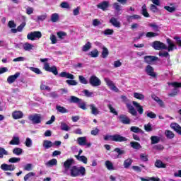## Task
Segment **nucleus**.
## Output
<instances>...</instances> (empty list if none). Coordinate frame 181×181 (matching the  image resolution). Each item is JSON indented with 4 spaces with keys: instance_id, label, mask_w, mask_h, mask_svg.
I'll list each match as a JSON object with an SVG mask.
<instances>
[{
    "instance_id": "1a4fd4ad",
    "label": "nucleus",
    "mask_w": 181,
    "mask_h": 181,
    "mask_svg": "<svg viewBox=\"0 0 181 181\" xmlns=\"http://www.w3.org/2000/svg\"><path fill=\"white\" fill-rule=\"evenodd\" d=\"M44 69H45L46 71L53 73L54 76H57L59 74V72L57 71V67H56V66L50 67V65L47 62L44 63Z\"/></svg>"
},
{
    "instance_id": "a211bd4d",
    "label": "nucleus",
    "mask_w": 181,
    "mask_h": 181,
    "mask_svg": "<svg viewBox=\"0 0 181 181\" xmlns=\"http://www.w3.org/2000/svg\"><path fill=\"white\" fill-rule=\"evenodd\" d=\"M26 26V22L23 21L17 28H13L11 30V33H18V32H22L23 28Z\"/></svg>"
},
{
    "instance_id": "e2e57ef3",
    "label": "nucleus",
    "mask_w": 181,
    "mask_h": 181,
    "mask_svg": "<svg viewBox=\"0 0 181 181\" xmlns=\"http://www.w3.org/2000/svg\"><path fill=\"white\" fill-rule=\"evenodd\" d=\"M144 129L146 132H151L152 131V124L151 123H148L144 125Z\"/></svg>"
},
{
    "instance_id": "473e14b6",
    "label": "nucleus",
    "mask_w": 181,
    "mask_h": 181,
    "mask_svg": "<svg viewBox=\"0 0 181 181\" xmlns=\"http://www.w3.org/2000/svg\"><path fill=\"white\" fill-rule=\"evenodd\" d=\"M69 103L73 104H78L80 101H81V99L76 97V96H70V98L69 99Z\"/></svg>"
},
{
    "instance_id": "6e6d98bb",
    "label": "nucleus",
    "mask_w": 181,
    "mask_h": 181,
    "mask_svg": "<svg viewBox=\"0 0 181 181\" xmlns=\"http://www.w3.org/2000/svg\"><path fill=\"white\" fill-rule=\"evenodd\" d=\"M32 176H36V173H35L33 172H30L29 173H28L27 175H25L24 176V181L29 180V178L32 177Z\"/></svg>"
},
{
    "instance_id": "dca6fc26",
    "label": "nucleus",
    "mask_w": 181,
    "mask_h": 181,
    "mask_svg": "<svg viewBox=\"0 0 181 181\" xmlns=\"http://www.w3.org/2000/svg\"><path fill=\"white\" fill-rule=\"evenodd\" d=\"M118 119L122 122V124H124L126 125L131 124V119L125 115H120L118 117Z\"/></svg>"
},
{
    "instance_id": "aec40b11",
    "label": "nucleus",
    "mask_w": 181,
    "mask_h": 181,
    "mask_svg": "<svg viewBox=\"0 0 181 181\" xmlns=\"http://www.w3.org/2000/svg\"><path fill=\"white\" fill-rule=\"evenodd\" d=\"M129 114H131L132 115H133L134 117H136L138 115V112H136V110H135V107H134V106H132V105L127 103V105H126Z\"/></svg>"
},
{
    "instance_id": "423d86ee",
    "label": "nucleus",
    "mask_w": 181,
    "mask_h": 181,
    "mask_svg": "<svg viewBox=\"0 0 181 181\" xmlns=\"http://www.w3.org/2000/svg\"><path fill=\"white\" fill-rule=\"evenodd\" d=\"M40 37H42V33L40 31L31 32L27 35L28 40H36V39H40Z\"/></svg>"
},
{
    "instance_id": "7c9ffc66",
    "label": "nucleus",
    "mask_w": 181,
    "mask_h": 181,
    "mask_svg": "<svg viewBox=\"0 0 181 181\" xmlns=\"http://www.w3.org/2000/svg\"><path fill=\"white\" fill-rule=\"evenodd\" d=\"M43 148L45 149H49V148H52L53 146V143L51 141L49 140H45L42 144Z\"/></svg>"
},
{
    "instance_id": "a18cd8bd",
    "label": "nucleus",
    "mask_w": 181,
    "mask_h": 181,
    "mask_svg": "<svg viewBox=\"0 0 181 181\" xmlns=\"http://www.w3.org/2000/svg\"><path fill=\"white\" fill-rule=\"evenodd\" d=\"M148 26L150 28H152V29L154 32H159V30L160 29L159 25H156V23H150V24H148Z\"/></svg>"
},
{
    "instance_id": "2f4dec72",
    "label": "nucleus",
    "mask_w": 181,
    "mask_h": 181,
    "mask_svg": "<svg viewBox=\"0 0 181 181\" xmlns=\"http://www.w3.org/2000/svg\"><path fill=\"white\" fill-rule=\"evenodd\" d=\"M164 134L167 139H173L175 138V134L170 130H165Z\"/></svg>"
},
{
    "instance_id": "ea45409f",
    "label": "nucleus",
    "mask_w": 181,
    "mask_h": 181,
    "mask_svg": "<svg viewBox=\"0 0 181 181\" xmlns=\"http://www.w3.org/2000/svg\"><path fill=\"white\" fill-rule=\"evenodd\" d=\"M134 98H136L137 100H141V101H144L145 100V95L142 93H134Z\"/></svg>"
},
{
    "instance_id": "f8f14e48",
    "label": "nucleus",
    "mask_w": 181,
    "mask_h": 181,
    "mask_svg": "<svg viewBox=\"0 0 181 181\" xmlns=\"http://www.w3.org/2000/svg\"><path fill=\"white\" fill-rule=\"evenodd\" d=\"M145 71L148 76H150L151 77H153L155 78L156 77L157 74L155 72V69L152 67L151 65H147L145 69Z\"/></svg>"
},
{
    "instance_id": "b1692460",
    "label": "nucleus",
    "mask_w": 181,
    "mask_h": 181,
    "mask_svg": "<svg viewBox=\"0 0 181 181\" xmlns=\"http://www.w3.org/2000/svg\"><path fill=\"white\" fill-rule=\"evenodd\" d=\"M114 152H116L117 153V155L116 156H112V158H114L115 159H118V158H119L121 155H125L124 150H122L119 148H115Z\"/></svg>"
},
{
    "instance_id": "f03ea898",
    "label": "nucleus",
    "mask_w": 181,
    "mask_h": 181,
    "mask_svg": "<svg viewBox=\"0 0 181 181\" xmlns=\"http://www.w3.org/2000/svg\"><path fill=\"white\" fill-rule=\"evenodd\" d=\"M105 141H113L114 142H127L128 139L127 137H124L119 134L115 135H106L104 136Z\"/></svg>"
},
{
    "instance_id": "8fccbe9b",
    "label": "nucleus",
    "mask_w": 181,
    "mask_h": 181,
    "mask_svg": "<svg viewBox=\"0 0 181 181\" xmlns=\"http://www.w3.org/2000/svg\"><path fill=\"white\" fill-rule=\"evenodd\" d=\"M61 129L62 131H69L70 127L64 122H61Z\"/></svg>"
},
{
    "instance_id": "5701e85b",
    "label": "nucleus",
    "mask_w": 181,
    "mask_h": 181,
    "mask_svg": "<svg viewBox=\"0 0 181 181\" xmlns=\"http://www.w3.org/2000/svg\"><path fill=\"white\" fill-rule=\"evenodd\" d=\"M109 22L112 26H115V28H121V23L118 21L115 17H112Z\"/></svg>"
},
{
    "instance_id": "f257e3e1",
    "label": "nucleus",
    "mask_w": 181,
    "mask_h": 181,
    "mask_svg": "<svg viewBox=\"0 0 181 181\" xmlns=\"http://www.w3.org/2000/svg\"><path fill=\"white\" fill-rule=\"evenodd\" d=\"M69 171V175L71 176V177H77V176H80V175L82 176L86 175V168L83 166L80 167L79 168L76 165L72 166Z\"/></svg>"
},
{
    "instance_id": "603ef678",
    "label": "nucleus",
    "mask_w": 181,
    "mask_h": 181,
    "mask_svg": "<svg viewBox=\"0 0 181 181\" xmlns=\"http://www.w3.org/2000/svg\"><path fill=\"white\" fill-rule=\"evenodd\" d=\"M59 19V16L57 13H53L51 16V21L54 23V22H58Z\"/></svg>"
},
{
    "instance_id": "49530a36",
    "label": "nucleus",
    "mask_w": 181,
    "mask_h": 181,
    "mask_svg": "<svg viewBox=\"0 0 181 181\" xmlns=\"http://www.w3.org/2000/svg\"><path fill=\"white\" fill-rule=\"evenodd\" d=\"M141 13L145 16V18H149V13H148V11L146 10V5H143Z\"/></svg>"
},
{
    "instance_id": "774afa93",
    "label": "nucleus",
    "mask_w": 181,
    "mask_h": 181,
    "mask_svg": "<svg viewBox=\"0 0 181 181\" xmlns=\"http://www.w3.org/2000/svg\"><path fill=\"white\" fill-rule=\"evenodd\" d=\"M146 115L148 118H151V119L156 118V114H155L153 112H148Z\"/></svg>"
},
{
    "instance_id": "c03bdc74",
    "label": "nucleus",
    "mask_w": 181,
    "mask_h": 181,
    "mask_svg": "<svg viewBox=\"0 0 181 181\" xmlns=\"http://www.w3.org/2000/svg\"><path fill=\"white\" fill-rule=\"evenodd\" d=\"M91 49V42H87V43L83 46L82 52H88Z\"/></svg>"
},
{
    "instance_id": "7ed1b4c3",
    "label": "nucleus",
    "mask_w": 181,
    "mask_h": 181,
    "mask_svg": "<svg viewBox=\"0 0 181 181\" xmlns=\"http://www.w3.org/2000/svg\"><path fill=\"white\" fill-rule=\"evenodd\" d=\"M74 165V159L73 158H68L64 163V170H63V173L64 175H70V173L69 170L71 169V166Z\"/></svg>"
},
{
    "instance_id": "c756f323",
    "label": "nucleus",
    "mask_w": 181,
    "mask_h": 181,
    "mask_svg": "<svg viewBox=\"0 0 181 181\" xmlns=\"http://www.w3.org/2000/svg\"><path fill=\"white\" fill-rule=\"evenodd\" d=\"M156 168H158V169H166V164L163 163L162 160H157L155 163Z\"/></svg>"
},
{
    "instance_id": "de8ad7c7",
    "label": "nucleus",
    "mask_w": 181,
    "mask_h": 181,
    "mask_svg": "<svg viewBox=\"0 0 181 181\" xmlns=\"http://www.w3.org/2000/svg\"><path fill=\"white\" fill-rule=\"evenodd\" d=\"M110 54V52H108V49L107 47H104L103 48L102 51V57L103 59H106V57Z\"/></svg>"
},
{
    "instance_id": "cd10ccee",
    "label": "nucleus",
    "mask_w": 181,
    "mask_h": 181,
    "mask_svg": "<svg viewBox=\"0 0 181 181\" xmlns=\"http://www.w3.org/2000/svg\"><path fill=\"white\" fill-rule=\"evenodd\" d=\"M12 117L14 119H19L23 117V112L21 111H15L13 112Z\"/></svg>"
},
{
    "instance_id": "0eeeda50",
    "label": "nucleus",
    "mask_w": 181,
    "mask_h": 181,
    "mask_svg": "<svg viewBox=\"0 0 181 181\" xmlns=\"http://www.w3.org/2000/svg\"><path fill=\"white\" fill-rule=\"evenodd\" d=\"M89 83L92 87H98L101 86V80L95 75H93L89 78Z\"/></svg>"
},
{
    "instance_id": "37998d69",
    "label": "nucleus",
    "mask_w": 181,
    "mask_h": 181,
    "mask_svg": "<svg viewBox=\"0 0 181 181\" xmlns=\"http://www.w3.org/2000/svg\"><path fill=\"white\" fill-rule=\"evenodd\" d=\"M46 166H54L57 165V160L53 158L45 163Z\"/></svg>"
},
{
    "instance_id": "20e7f679",
    "label": "nucleus",
    "mask_w": 181,
    "mask_h": 181,
    "mask_svg": "<svg viewBox=\"0 0 181 181\" xmlns=\"http://www.w3.org/2000/svg\"><path fill=\"white\" fill-rule=\"evenodd\" d=\"M151 46L155 50H166L168 49V46L160 41L153 42Z\"/></svg>"
},
{
    "instance_id": "c9c22d12",
    "label": "nucleus",
    "mask_w": 181,
    "mask_h": 181,
    "mask_svg": "<svg viewBox=\"0 0 181 181\" xmlns=\"http://www.w3.org/2000/svg\"><path fill=\"white\" fill-rule=\"evenodd\" d=\"M56 110L58 111V112H61V114H66V112H69L66 107L60 105H57Z\"/></svg>"
},
{
    "instance_id": "e433bc0d",
    "label": "nucleus",
    "mask_w": 181,
    "mask_h": 181,
    "mask_svg": "<svg viewBox=\"0 0 181 181\" xmlns=\"http://www.w3.org/2000/svg\"><path fill=\"white\" fill-rule=\"evenodd\" d=\"M132 159L131 158H127L124 161V168L125 169H128V168H129L131 166V165H132Z\"/></svg>"
},
{
    "instance_id": "412c9836",
    "label": "nucleus",
    "mask_w": 181,
    "mask_h": 181,
    "mask_svg": "<svg viewBox=\"0 0 181 181\" xmlns=\"http://www.w3.org/2000/svg\"><path fill=\"white\" fill-rule=\"evenodd\" d=\"M132 104L135 107L136 110H137L139 114L142 115L144 114V107L139 103H138V102L136 101H133Z\"/></svg>"
},
{
    "instance_id": "4be33fe9",
    "label": "nucleus",
    "mask_w": 181,
    "mask_h": 181,
    "mask_svg": "<svg viewBox=\"0 0 181 181\" xmlns=\"http://www.w3.org/2000/svg\"><path fill=\"white\" fill-rule=\"evenodd\" d=\"M89 107L93 115H98V114H100V110H98V107H97L95 104L89 105Z\"/></svg>"
},
{
    "instance_id": "69168bd1",
    "label": "nucleus",
    "mask_w": 181,
    "mask_h": 181,
    "mask_svg": "<svg viewBox=\"0 0 181 181\" xmlns=\"http://www.w3.org/2000/svg\"><path fill=\"white\" fill-rule=\"evenodd\" d=\"M46 18H47V15L46 14L38 16L37 18V22L43 21L46 19Z\"/></svg>"
},
{
    "instance_id": "052dcab7",
    "label": "nucleus",
    "mask_w": 181,
    "mask_h": 181,
    "mask_svg": "<svg viewBox=\"0 0 181 181\" xmlns=\"http://www.w3.org/2000/svg\"><path fill=\"white\" fill-rule=\"evenodd\" d=\"M78 78H79V81H80V83H81V84H88V81H87V79L86 78H84V76H79Z\"/></svg>"
},
{
    "instance_id": "0e129e2a",
    "label": "nucleus",
    "mask_w": 181,
    "mask_h": 181,
    "mask_svg": "<svg viewBox=\"0 0 181 181\" xmlns=\"http://www.w3.org/2000/svg\"><path fill=\"white\" fill-rule=\"evenodd\" d=\"M29 69L31 70V71H33V73H35L36 74H42V71H40V69L38 68L30 67Z\"/></svg>"
},
{
    "instance_id": "680f3d73",
    "label": "nucleus",
    "mask_w": 181,
    "mask_h": 181,
    "mask_svg": "<svg viewBox=\"0 0 181 181\" xmlns=\"http://www.w3.org/2000/svg\"><path fill=\"white\" fill-rule=\"evenodd\" d=\"M8 26L10 28V29H16V23H15V21H10L8 23Z\"/></svg>"
},
{
    "instance_id": "09e8293b",
    "label": "nucleus",
    "mask_w": 181,
    "mask_h": 181,
    "mask_svg": "<svg viewBox=\"0 0 181 181\" xmlns=\"http://www.w3.org/2000/svg\"><path fill=\"white\" fill-rule=\"evenodd\" d=\"M105 166L108 170H114V165L112 163L110 160H107L105 162Z\"/></svg>"
},
{
    "instance_id": "9b49d317",
    "label": "nucleus",
    "mask_w": 181,
    "mask_h": 181,
    "mask_svg": "<svg viewBox=\"0 0 181 181\" xmlns=\"http://www.w3.org/2000/svg\"><path fill=\"white\" fill-rule=\"evenodd\" d=\"M1 170H4V172H6L8 170H10L11 172H13V170H15L16 169V167L13 164H6L4 163L1 165Z\"/></svg>"
},
{
    "instance_id": "ddd939ff",
    "label": "nucleus",
    "mask_w": 181,
    "mask_h": 181,
    "mask_svg": "<svg viewBox=\"0 0 181 181\" xmlns=\"http://www.w3.org/2000/svg\"><path fill=\"white\" fill-rule=\"evenodd\" d=\"M158 60H159L158 57L151 55L144 57V63H146L147 64H152L154 62H158Z\"/></svg>"
},
{
    "instance_id": "a878e982",
    "label": "nucleus",
    "mask_w": 181,
    "mask_h": 181,
    "mask_svg": "<svg viewBox=\"0 0 181 181\" xmlns=\"http://www.w3.org/2000/svg\"><path fill=\"white\" fill-rule=\"evenodd\" d=\"M130 146L131 148H132L133 149H136V151H139V149L142 148V146H141V144L136 141H131Z\"/></svg>"
},
{
    "instance_id": "58836bf2",
    "label": "nucleus",
    "mask_w": 181,
    "mask_h": 181,
    "mask_svg": "<svg viewBox=\"0 0 181 181\" xmlns=\"http://www.w3.org/2000/svg\"><path fill=\"white\" fill-rule=\"evenodd\" d=\"M78 107L81 110H87V104L82 99L78 103Z\"/></svg>"
},
{
    "instance_id": "338daca9",
    "label": "nucleus",
    "mask_w": 181,
    "mask_h": 181,
    "mask_svg": "<svg viewBox=\"0 0 181 181\" xmlns=\"http://www.w3.org/2000/svg\"><path fill=\"white\" fill-rule=\"evenodd\" d=\"M25 144L27 148H30V146H32V139L28 137L25 141Z\"/></svg>"
},
{
    "instance_id": "6ab92c4d",
    "label": "nucleus",
    "mask_w": 181,
    "mask_h": 181,
    "mask_svg": "<svg viewBox=\"0 0 181 181\" xmlns=\"http://www.w3.org/2000/svg\"><path fill=\"white\" fill-rule=\"evenodd\" d=\"M21 76V74L19 72L16 73L14 75H11L8 77L7 82L8 84H12V83H15L16 81V78Z\"/></svg>"
},
{
    "instance_id": "bb28decb",
    "label": "nucleus",
    "mask_w": 181,
    "mask_h": 181,
    "mask_svg": "<svg viewBox=\"0 0 181 181\" xmlns=\"http://www.w3.org/2000/svg\"><path fill=\"white\" fill-rule=\"evenodd\" d=\"M131 132H134V134H144V130L142 129L136 127L132 126L130 127Z\"/></svg>"
},
{
    "instance_id": "f704fd0d",
    "label": "nucleus",
    "mask_w": 181,
    "mask_h": 181,
    "mask_svg": "<svg viewBox=\"0 0 181 181\" xmlns=\"http://www.w3.org/2000/svg\"><path fill=\"white\" fill-rule=\"evenodd\" d=\"M151 145H155L156 144H159L160 142V137L158 136H152L151 137Z\"/></svg>"
},
{
    "instance_id": "4c0bfd02",
    "label": "nucleus",
    "mask_w": 181,
    "mask_h": 181,
    "mask_svg": "<svg viewBox=\"0 0 181 181\" xmlns=\"http://www.w3.org/2000/svg\"><path fill=\"white\" fill-rule=\"evenodd\" d=\"M75 157L76 158L77 160H79V162H83V163L86 165L88 160L87 157L85 156H75Z\"/></svg>"
},
{
    "instance_id": "f3484780",
    "label": "nucleus",
    "mask_w": 181,
    "mask_h": 181,
    "mask_svg": "<svg viewBox=\"0 0 181 181\" xmlns=\"http://www.w3.org/2000/svg\"><path fill=\"white\" fill-rule=\"evenodd\" d=\"M108 6H110V2L107 1H104L97 5V8L102 9V11H107V9H108Z\"/></svg>"
},
{
    "instance_id": "4d7b16f0",
    "label": "nucleus",
    "mask_w": 181,
    "mask_h": 181,
    "mask_svg": "<svg viewBox=\"0 0 181 181\" xmlns=\"http://www.w3.org/2000/svg\"><path fill=\"white\" fill-rule=\"evenodd\" d=\"M113 8L117 12V13L122 11L121 5H119L118 3L113 4Z\"/></svg>"
},
{
    "instance_id": "72a5a7b5",
    "label": "nucleus",
    "mask_w": 181,
    "mask_h": 181,
    "mask_svg": "<svg viewBox=\"0 0 181 181\" xmlns=\"http://www.w3.org/2000/svg\"><path fill=\"white\" fill-rule=\"evenodd\" d=\"M34 46L33 45L29 43V42H25L23 45V48L25 50V52H29L33 49Z\"/></svg>"
},
{
    "instance_id": "9d476101",
    "label": "nucleus",
    "mask_w": 181,
    "mask_h": 181,
    "mask_svg": "<svg viewBox=\"0 0 181 181\" xmlns=\"http://www.w3.org/2000/svg\"><path fill=\"white\" fill-rule=\"evenodd\" d=\"M28 119H30L33 124H40V122H42V115L40 114L30 115L28 117Z\"/></svg>"
},
{
    "instance_id": "bf43d9fd",
    "label": "nucleus",
    "mask_w": 181,
    "mask_h": 181,
    "mask_svg": "<svg viewBox=\"0 0 181 181\" xmlns=\"http://www.w3.org/2000/svg\"><path fill=\"white\" fill-rule=\"evenodd\" d=\"M107 107L109 108L112 114H114L115 115H118V112H117V110H115V109L112 107V105L111 104L107 105Z\"/></svg>"
},
{
    "instance_id": "864d4df0",
    "label": "nucleus",
    "mask_w": 181,
    "mask_h": 181,
    "mask_svg": "<svg viewBox=\"0 0 181 181\" xmlns=\"http://www.w3.org/2000/svg\"><path fill=\"white\" fill-rule=\"evenodd\" d=\"M146 37H156V36H159V33H153V32H148L146 34Z\"/></svg>"
},
{
    "instance_id": "2eb2a0df",
    "label": "nucleus",
    "mask_w": 181,
    "mask_h": 181,
    "mask_svg": "<svg viewBox=\"0 0 181 181\" xmlns=\"http://www.w3.org/2000/svg\"><path fill=\"white\" fill-rule=\"evenodd\" d=\"M167 44H168V47L166 50H168V52H173V50H175V49H177V47L176 46V45H175V43H173V41H172V40L168 38L166 40Z\"/></svg>"
},
{
    "instance_id": "4468645a",
    "label": "nucleus",
    "mask_w": 181,
    "mask_h": 181,
    "mask_svg": "<svg viewBox=\"0 0 181 181\" xmlns=\"http://www.w3.org/2000/svg\"><path fill=\"white\" fill-rule=\"evenodd\" d=\"M107 86H108V87H110V90H112V91H115V93H118V88H117V86H115V85L114 84V82H112V81H111L109 78H104Z\"/></svg>"
},
{
    "instance_id": "393cba45",
    "label": "nucleus",
    "mask_w": 181,
    "mask_h": 181,
    "mask_svg": "<svg viewBox=\"0 0 181 181\" xmlns=\"http://www.w3.org/2000/svg\"><path fill=\"white\" fill-rule=\"evenodd\" d=\"M59 77H63L65 78H70V80H74V75L67 73V72H62L59 74Z\"/></svg>"
},
{
    "instance_id": "6e6552de",
    "label": "nucleus",
    "mask_w": 181,
    "mask_h": 181,
    "mask_svg": "<svg viewBox=\"0 0 181 181\" xmlns=\"http://www.w3.org/2000/svg\"><path fill=\"white\" fill-rule=\"evenodd\" d=\"M77 144L81 146H86V148H90L92 145L90 142H87L86 136L78 137L77 139Z\"/></svg>"
},
{
    "instance_id": "c85d7f7f",
    "label": "nucleus",
    "mask_w": 181,
    "mask_h": 181,
    "mask_svg": "<svg viewBox=\"0 0 181 181\" xmlns=\"http://www.w3.org/2000/svg\"><path fill=\"white\" fill-rule=\"evenodd\" d=\"M19 144H21V140L18 136H13L11 141L9 142V145H19Z\"/></svg>"
},
{
    "instance_id": "3c124183",
    "label": "nucleus",
    "mask_w": 181,
    "mask_h": 181,
    "mask_svg": "<svg viewBox=\"0 0 181 181\" xmlns=\"http://www.w3.org/2000/svg\"><path fill=\"white\" fill-rule=\"evenodd\" d=\"M10 163H18L21 162V158L12 157L8 159Z\"/></svg>"
},
{
    "instance_id": "79ce46f5",
    "label": "nucleus",
    "mask_w": 181,
    "mask_h": 181,
    "mask_svg": "<svg viewBox=\"0 0 181 181\" xmlns=\"http://www.w3.org/2000/svg\"><path fill=\"white\" fill-rule=\"evenodd\" d=\"M13 153H14V155H17V156H19L23 153V150L21 148H15L13 150Z\"/></svg>"
},
{
    "instance_id": "a19ab883",
    "label": "nucleus",
    "mask_w": 181,
    "mask_h": 181,
    "mask_svg": "<svg viewBox=\"0 0 181 181\" xmlns=\"http://www.w3.org/2000/svg\"><path fill=\"white\" fill-rule=\"evenodd\" d=\"M57 35L61 40H63L66 36H67V33L64 31H59L57 33Z\"/></svg>"
},
{
    "instance_id": "13d9d810",
    "label": "nucleus",
    "mask_w": 181,
    "mask_h": 181,
    "mask_svg": "<svg viewBox=\"0 0 181 181\" xmlns=\"http://www.w3.org/2000/svg\"><path fill=\"white\" fill-rule=\"evenodd\" d=\"M89 56H90V57H98V50H92L90 52H89Z\"/></svg>"
},
{
    "instance_id": "39448f33",
    "label": "nucleus",
    "mask_w": 181,
    "mask_h": 181,
    "mask_svg": "<svg viewBox=\"0 0 181 181\" xmlns=\"http://www.w3.org/2000/svg\"><path fill=\"white\" fill-rule=\"evenodd\" d=\"M169 86L174 87V89L172 93L168 94V95L170 97H175V95H177V93H179L178 88L181 87V83L173 82L169 83Z\"/></svg>"
},
{
    "instance_id": "5fc2aeb1",
    "label": "nucleus",
    "mask_w": 181,
    "mask_h": 181,
    "mask_svg": "<svg viewBox=\"0 0 181 181\" xmlns=\"http://www.w3.org/2000/svg\"><path fill=\"white\" fill-rule=\"evenodd\" d=\"M164 9H165V11H168V12L173 13V12H175V11H176V7L175 6L170 7L169 6H165Z\"/></svg>"
}]
</instances>
